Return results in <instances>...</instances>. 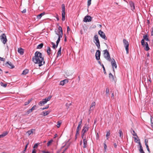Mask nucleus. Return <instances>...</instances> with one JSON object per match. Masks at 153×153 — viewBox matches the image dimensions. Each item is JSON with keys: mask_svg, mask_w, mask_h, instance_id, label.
<instances>
[{"mask_svg": "<svg viewBox=\"0 0 153 153\" xmlns=\"http://www.w3.org/2000/svg\"><path fill=\"white\" fill-rule=\"evenodd\" d=\"M32 60L35 64H38L39 67L45 64L44 57H42V53L38 51L35 53V56L33 57Z\"/></svg>", "mask_w": 153, "mask_h": 153, "instance_id": "nucleus-1", "label": "nucleus"}, {"mask_svg": "<svg viewBox=\"0 0 153 153\" xmlns=\"http://www.w3.org/2000/svg\"><path fill=\"white\" fill-rule=\"evenodd\" d=\"M103 55L104 58L108 61L111 62V58L110 54L107 50L103 51Z\"/></svg>", "mask_w": 153, "mask_h": 153, "instance_id": "nucleus-2", "label": "nucleus"}, {"mask_svg": "<svg viewBox=\"0 0 153 153\" xmlns=\"http://www.w3.org/2000/svg\"><path fill=\"white\" fill-rule=\"evenodd\" d=\"M55 32L56 34L58 36V38H61L62 37L63 35V31L61 26H59L58 27V30L56 29Z\"/></svg>", "mask_w": 153, "mask_h": 153, "instance_id": "nucleus-3", "label": "nucleus"}, {"mask_svg": "<svg viewBox=\"0 0 153 153\" xmlns=\"http://www.w3.org/2000/svg\"><path fill=\"white\" fill-rule=\"evenodd\" d=\"M94 39V41L95 43L96 46L97 47L98 49H100V42L98 35H95Z\"/></svg>", "mask_w": 153, "mask_h": 153, "instance_id": "nucleus-4", "label": "nucleus"}, {"mask_svg": "<svg viewBox=\"0 0 153 153\" xmlns=\"http://www.w3.org/2000/svg\"><path fill=\"white\" fill-rule=\"evenodd\" d=\"M134 139L135 142L136 143H138L140 145V153H145L144 151L143 150V148L140 142V140L139 139L138 140H137V138H136L135 137H134Z\"/></svg>", "mask_w": 153, "mask_h": 153, "instance_id": "nucleus-5", "label": "nucleus"}, {"mask_svg": "<svg viewBox=\"0 0 153 153\" xmlns=\"http://www.w3.org/2000/svg\"><path fill=\"white\" fill-rule=\"evenodd\" d=\"M149 36L148 34H146L144 35L143 36V39L141 40V42L142 45L143 46H145V42L144 40L147 41H150L149 39Z\"/></svg>", "mask_w": 153, "mask_h": 153, "instance_id": "nucleus-6", "label": "nucleus"}, {"mask_svg": "<svg viewBox=\"0 0 153 153\" xmlns=\"http://www.w3.org/2000/svg\"><path fill=\"white\" fill-rule=\"evenodd\" d=\"M0 37V40L1 42L3 43V44H5L7 41V39L5 34L3 33L1 35Z\"/></svg>", "mask_w": 153, "mask_h": 153, "instance_id": "nucleus-7", "label": "nucleus"}, {"mask_svg": "<svg viewBox=\"0 0 153 153\" xmlns=\"http://www.w3.org/2000/svg\"><path fill=\"white\" fill-rule=\"evenodd\" d=\"M123 43L124 46L125 47L127 53H128V47L129 44L128 42L125 39H123Z\"/></svg>", "mask_w": 153, "mask_h": 153, "instance_id": "nucleus-8", "label": "nucleus"}, {"mask_svg": "<svg viewBox=\"0 0 153 153\" xmlns=\"http://www.w3.org/2000/svg\"><path fill=\"white\" fill-rule=\"evenodd\" d=\"M98 34L102 39L105 40L107 39V37L105 36V33L102 30H100L98 31Z\"/></svg>", "mask_w": 153, "mask_h": 153, "instance_id": "nucleus-9", "label": "nucleus"}, {"mask_svg": "<svg viewBox=\"0 0 153 153\" xmlns=\"http://www.w3.org/2000/svg\"><path fill=\"white\" fill-rule=\"evenodd\" d=\"M111 62L113 69V71H114V72L115 71L114 67H115V68H116L117 67V65L116 64V62L114 59L113 58H112V59H111Z\"/></svg>", "mask_w": 153, "mask_h": 153, "instance_id": "nucleus-10", "label": "nucleus"}, {"mask_svg": "<svg viewBox=\"0 0 153 153\" xmlns=\"http://www.w3.org/2000/svg\"><path fill=\"white\" fill-rule=\"evenodd\" d=\"M96 106V103L95 102H93L91 104L89 110L88 111V113L89 114L91 113V111H92L94 110V109L95 108Z\"/></svg>", "mask_w": 153, "mask_h": 153, "instance_id": "nucleus-11", "label": "nucleus"}, {"mask_svg": "<svg viewBox=\"0 0 153 153\" xmlns=\"http://www.w3.org/2000/svg\"><path fill=\"white\" fill-rule=\"evenodd\" d=\"M92 18L89 16H86L84 19L83 21L84 22H91V21Z\"/></svg>", "mask_w": 153, "mask_h": 153, "instance_id": "nucleus-12", "label": "nucleus"}, {"mask_svg": "<svg viewBox=\"0 0 153 153\" xmlns=\"http://www.w3.org/2000/svg\"><path fill=\"white\" fill-rule=\"evenodd\" d=\"M5 66L7 67L10 68H14L15 66L12 63L9 62H7L5 64Z\"/></svg>", "mask_w": 153, "mask_h": 153, "instance_id": "nucleus-13", "label": "nucleus"}, {"mask_svg": "<svg viewBox=\"0 0 153 153\" xmlns=\"http://www.w3.org/2000/svg\"><path fill=\"white\" fill-rule=\"evenodd\" d=\"M101 52L99 50H97V52L95 54V57L96 59L98 60H99L100 59Z\"/></svg>", "mask_w": 153, "mask_h": 153, "instance_id": "nucleus-14", "label": "nucleus"}, {"mask_svg": "<svg viewBox=\"0 0 153 153\" xmlns=\"http://www.w3.org/2000/svg\"><path fill=\"white\" fill-rule=\"evenodd\" d=\"M88 128L89 127L88 125L85 124V126L83 127L82 132L85 133L86 131H88Z\"/></svg>", "mask_w": 153, "mask_h": 153, "instance_id": "nucleus-15", "label": "nucleus"}, {"mask_svg": "<svg viewBox=\"0 0 153 153\" xmlns=\"http://www.w3.org/2000/svg\"><path fill=\"white\" fill-rule=\"evenodd\" d=\"M36 107V105H34L30 109H29L27 112V114H28L32 112V111L35 109Z\"/></svg>", "mask_w": 153, "mask_h": 153, "instance_id": "nucleus-16", "label": "nucleus"}, {"mask_svg": "<svg viewBox=\"0 0 153 153\" xmlns=\"http://www.w3.org/2000/svg\"><path fill=\"white\" fill-rule=\"evenodd\" d=\"M68 79H65L63 80L60 81L59 85H63L65 84L68 83Z\"/></svg>", "mask_w": 153, "mask_h": 153, "instance_id": "nucleus-17", "label": "nucleus"}, {"mask_svg": "<svg viewBox=\"0 0 153 153\" xmlns=\"http://www.w3.org/2000/svg\"><path fill=\"white\" fill-rule=\"evenodd\" d=\"M47 103L45 99H43L42 101H41L39 103V105L40 106H42Z\"/></svg>", "mask_w": 153, "mask_h": 153, "instance_id": "nucleus-18", "label": "nucleus"}, {"mask_svg": "<svg viewBox=\"0 0 153 153\" xmlns=\"http://www.w3.org/2000/svg\"><path fill=\"white\" fill-rule=\"evenodd\" d=\"M129 4L131 7V9L133 11L135 9V6L133 2L132 1H130L129 2Z\"/></svg>", "mask_w": 153, "mask_h": 153, "instance_id": "nucleus-19", "label": "nucleus"}, {"mask_svg": "<svg viewBox=\"0 0 153 153\" xmlns=\"http://www.w3.org/2000/svg\"><path fill=\"white\" fill-rule=\"evenodd\" d=\"M83 148H86L87 146V140L85 138L83 140Z\"/></svg>", "mask_w": 153, "mask_h": 153, "instance_id": "nucleus-20", "label": "nucleus"}, {"mask_svg": "<svg viewBox=\"0 0 153 153\" xmlns=\"http://www.w3.org/2000/svg\"><path fill=\"white\" fill-rule=\"evenodd\" d=\"M24 49L22 48H18V51L21 55H23L24 54Z\"/></svg>", "mask_w": 153, "mask_h": 153, "instance_id": "nucleus-21", "label": "nucleus"}, {"mask_svg": "<svg viewBox=\"0 0 153 153\" xmlns=\"http://www.w3.org/2000/svg\"><path fill=\"white\" fill-rule=\"evenodd\" d=\"M45 14V13L44 12L42 13L39 14L37 16L36 18L38 19H40Z\"/></svg>", "mask_w": 153, "mask_h": 153, "instance_id": "nucleus-22", "label": "nucleus"}, {"mask_svg": "<svg viewBox=\"0 0 153 153\" xmlns=\"http://www.w3.org/2000/svg\"><path fill=\"white\" fill-rule=\"evenodd\" d=\"M145 48L144 49L146 51H148L149 50V45L147 42H145Z\"/></svg>", "mask_w": 153, "mask_h": 153, "instance_id": "nucleus-23", "label": "nucleus"}, {"mask_svg": "<svg viewBox=\"0 0 153 153\" xmlns=\"http://www.w3.org/2000/svg\"><path fill=\"white\" fill-rule=\"evenodd\" d=\"M109 77L110 79H111V81H114V76L112 74L110 73L109 74Z\"/></svg>", "mask_w": 153, "mask_h": 153, "instance_id": "nucleus-24", "label": "nucleus"}, {"mask_svg": "<svg viewBox=\"0 0 153 153\" xmlns=\"http://www.w3.org/2000/svg\"><path fill=\"white\" fill-rule=\"evenodd\" d=\"M81 126H78V127L77 128L76 130V135H78L79 134V130L81 129Z\"/></svg>", "mask_w": 153, "mask_h": 153, "instance_id": "nucleus-25", "label": "nucleus"}, {"mask_svg": "<svg viewBox=\"0 0 153 153\" xmlns=\"http://www.w3.org/2000/svg\"><path fill=\"white\" fill-rule=\"evenodd\" d=\"M29 72V70L27 69L25 70L22 73V75H26Z\"/></svg>", "mask_w": 153, "mask_h": 153, "instance_id": "nucleus-26", "label": "nucleus"}, {"mask_svg": "<svg viewBox=\"0 0 153 153\" xmlns=\"http://www.w3.org/2000/svg\"><path fill=\"white\" fill-rule=\"evenodd\" d=\"M62 47H60L59 49V50L57 52V57H58L59 56H61V51Z\"/></svg>", "mask_w": 153, "mask_h": 153, "instance_id": "nucleus-27", "label": "nucleus"}, {"mask_svg": "<svg viewBox=\"0 0 153 153\" xmlns=\"http://www.w3.org/2000/svg\"><path fill=\"white\" fill-rule=\"evenodd\" d=\"M50 111H47L45 112H43L42 113L43 114H42L44 116H45L48 115L49 113H50Z\"/></svg>", "mask_w": 153, "mask_h": 153, "instance_id": "nucleus-28", "label": "nucleus"}, {"mask_svg": "<svg viewBox=\"0 0 153 153\" xmlns=\"http://www.w3.org/2000/svg\"><path fill=\"white\" fill-rule=\"evenodd\" d=\"M51 50L50 48L49 47H47V52L48 55H49L51 54Z\"/></svg>", "mask_w": 153, "mask_h": 153, "instance_id": "nucleus-29", "label": "nucleus"}, {"mask_svg": "<svg viewBox=\"0 0 153 153\" xmlns=\"http://www.w3.org/2000/svg\"><path fill=\"white\" fill-rule=\"evenodd\" d=\"M118 133L119 134L120 137L122 138L123 137V134L122 132V130L121 129L119 130Z\"/></svg>", "mask_w": 153, "mask_h": 153, "instance_id": "nucleus-30", "label": "nucleus"}, {"mask_svg": "<svg viewBox=\"0 0 153 153\" xmlns=\"http://www.w3.org/2000/svg\"><path fill=\"white\" fill-rule=\"evenodd\" d=\"M65 12H62V21H65Z\"/></svg>", "mask_w": 153, "mask_h": 153, "instance_id": "nucleus-31", "label": "nucleus"}, {"mask_svg": "<svg viewBox=\"0 0 153 153\" xmlns=\"http://www.w3.org/2000/svg\"><path fill=\"white\" fill-rule=\"evenodd\" d=\"M62 12H65V6L64 4H62Z\"/></svg>", "mask_w": 153, "mask_h": 153, "instance_id": "nucleus-32", "label": "nucleus"}, {"mask_svg": "<svg viewBox=\"0 0 153 153\" xmlns=\"http://www.w3.org/2000/svg\"><path fill=\"white\" fill-rule=\"evenodd\" d=\"M43 44L42 43H41L37 47V49H41L43 46Z\"/></svg>", "mask_w": 153, "mask_h": 153, "instance_id": "nucleus-33", "label": "nucleus"}, {"mask_svg": "<svg viewBox=\"0 0 153 153\" xmlns=\"http://www.w3.org/2000/svg\"><path fill=\"white\" fill-rule=\"evenodd\" d=\"M52 97L51 96H49L48 97L46 98L45 99V100L47 102L48 101H49Z\"/></svg>", "mask_w": 153, "mask_h": 153, "instance_id": "nucleus-34", "label": "nucleus"}, {"mask_svg": "<svg viewBox=\"0 0 153 153\" xmlns=\"http://www.w3.org/2000/svg\"><path fill=\"white\" fill-rule=\"evenodd\" d=\"M32 99H30L29 100H28L27 102H26L25 103L24 105H27L28 104L31 102V101H32Z\"/></svg>", "mask_w": 153, "mask_h": 153, "instance_id": "nucleus-35", "label": "nucleus"}, {"mask_svg": "<svg viewBox=\"0 0 153 153\" xmlns=\"http://www.w3.org/2000/svg\"><path fill=\"white\" fill-rule=\"evenodd\" d=\"M33 129H32L31 130H30V131H28L27 133V134H28V135H30L31 134H32L33 133Z\"/></svg>", "mask_w": 153, "mask_h": 153, "instance_id": "nucleus-36", "label": "nucleus"}, {"mask_svg": "<svg viewBox=\"0 0 153 153\" xmlns=\"http://www.w3.org/2000/svg\"><path fill=\"white\" fill-rule=\"evenodd\" d=\"M132 131H133V132H131V133L132 134V135L134 136H136V138H138V137L137 135V134L135 132V131L133 130H132Z\"/></svg>", "mask_w": 153, "mask_h": 153, "instance_id": "nucleus-37", "label": "nucleus"}, {"mask_svg": "<svg viewBox=\"0 0 153 153\" xmlns=\"http://www.w3.org/2000/svg\"><path fill=\"white\" fill-rule=\"evenodd\" d=\"M0 85L4 87H6L7 86V84L6 83H4L2 82H1L0 83Z\"/></svg>", "mask_w": 153, "mask_h": 153, "instance_id": "nucleus-38", "label": "nucleus"}, {"mask_svg": "<svg viewBox=\"0 0 153 153\" xmlns=\"http://www.w3.org/2000/svg\"><path fill=\"white\" fill-rule=\"evenodd\" d=\"M53 140H51L48 142L47 143V145L48 146H49L50 144L52 143Z\"/></svg>", "mask_w": 153, "mask_h": 153, "instance_id": "nucleus-39", "label": "nucleus"}, {"mask_svg": "<svg viewBox=\"0 0 153 153\" xmlns=\"http://www.w3.org/2000/svg\"><path fill=\"white\" fill-rule=\"evenodd\" d=\"M8 133V132L6 131L4 132L1 134L2 135L3 137L6 136Z\"/></svg>", "mask_w": 153, "mask_h": 153, "instance_id": "nucleus-40", "label": "nucleus"}, {"mask_svg": "<svg viewBox=\"0 0 153 153\" xmlns=\"http://www.w3.org/2000/svg\"><path fill=\"white\" fill-rule=\"evenodd\" d=\"M102 67L103 68V72H104V74H106V71H105V67H104V66L103 64H102Z\"/></svg>", "mask_w": 153, "mask_h": 153, "instance_id": "nucleus-41", "label": "nucleus"}, {"mask_svg": "<svg viewBox=\"0 0 153 153\" xmlns=\"http://www.w3.org/2000/svg\"><path fill=\"white\" fill-rule=\"evenodd\" d=\"M91 0H88V4H87L88 7L89 6L91 5Z\"/></svg>", "mask_w": 153, "mask_h": 153, "instance_id": "nucleus-42", "label": "nucleus"}, {"mask_svg": "<svg viewBox=\"0 0 153 153\" xmlns=\"http://www.w3.org/2000/svg\"><path fill=\"white\" fill-rule=\"evenodd\" d=\"M49 107V105H47L45 107H44L43 108H41L40 109L42 110H44L45 109H48V108Z\"/></svg>", "mask_w": 153, "mask_h": 153, "instance_id": "nucleus-43", "label": "nucleus"}, {"mask_svg": "<svg viewBox=\"0 0 153 153\" xmlns=\"http://www.w3.org/2000/svg\"><path fill=\"white\" fill-rule=\"evenodd\" d=\"M104 149L105 150V152L106 150V149H107V146L106 144L105 143H104Z\"/></svg>", "mask_w": 153, "mask_h": 153, "instance_id": "nucleus-44", "label": "nucleus"}, {"mask_svg": "<svg viewBox=\"0 0 153 153\" xmlns=\"http://www.w3.org/2000/svg\"><path fill=\"white\" fill-rule=\"evenodd\" d=\"M39 145V144L37 143L35 144L33 146V148L34 149L36 148Z\"/></svg>", "mask_w": 153, "mask_h": 153, "instance_id": "nucleus-45", "label": "nucleus"}, {"mask_svg": "<svg viewBox=\"0 0 153 153\" xmlns=\"http://www.w3.org/2000/svg\"><path fill=\"white\" fill-rule=\"evenodd\" d=\"M109 91L108 88H106V92L107 94H108L109 93Z\"/></svg>", "mask_w": 153, "mask_h": 153, "instance_id": "nucleus-46", "label": "nucleus"}, {"mask_svg": "<svg viewBox=\"0 0 153 153\" xmlns=\"http://www.w3.org/2000/svg\"><path fill=\"white\" fill-rule=\"evenodd\" d=\"M146 149H147V151H148V152H149L150 153V150L149 149V147L148 145H146Z\"/></svg>", "mask_w": 153, "mask_h": 153, "instance_id": "nucleus-47", "label": "nucleus"}, {"mask_svg": "<svg viewBox=\"0 0 153 153\" xmlns=\"http://www.w3.org/2000/svg\"><path fill=\"white\" fill-rule=\"evenodd\" d=\"M61 123H60L59 122H58L57 124V127L58 128H59V127L60 126Z\"/></svg>", "mask_w": 153, "mask_h": 153, "instance_id": "nucleus-48", "label": "nucleus"}, {"mask_svg": "<svg viewBox=\"0 0 153 153\" xmlns=\"http://www.w3.org/2000/svg\"><path fill=\"white\" fill-rule=\"evenodd\" d=\"M82 119H81L79 123V124H78V126H81V124H82Z\"/></svg>", "mask_w": 153, "mask_h": 153, "instance_id": "nucleus-49", "label": "nucleus"}, {"mask_svg": "<svg viewBox=\"0 0 153 153\" xmlns=\"http://www.w3.org/2000/svg\"><path fill=\"white\" fill-rule=\"evenodd\" d=\"M110 133L109 131H107V134H106V137H108V136L110 135Z\"/></svg>", "mask_w": 153, "mask_h": 153, "instance_id": "nucleus-50", "label": "nucleus"}, {"mask_svg": "<svg viewBox=\"0 0 153 153\" xmlns=\"http://www.w3.org/2000/svg\"><path fill=\"white\" fill-rule=\"evenodd\" d=\"M148 143V140L146 139H145V145L146 146V145H148L147 143Z\"/></svg>", "mask_w": 153, "mask_h": 153, "instance_id": "nucleus-51", "label": "nucleus"}, {"mask_svg": "<svg viewBox=\"0 0 153 153\" xmlns=\"http://www.w3.org/2000/svg\"><path fill=\"white\" fill-rule=\"evenodd\" d=\"M5 59L4 58H3L1 57H0V61L4 62L5 61Z\"/></svg>", "mask_w": 153, "mask_h": 153, "instance_id": "nucleus-52", "label": "nucleus"}, {"mask_svg": "<svg viewBox=\"0 0 153 153\" xmlns=\"http://www.w3.org/2000/svg\"><path fill=\"white\" fill-rule=\"evenodd\" d=\"M85 133H83V132H82V134H81V137L82 139H84V135Z\"/></svg>", "mask_w": 153, "mask_h": 153, "instance_id": "nucleus-53", "label": "nucleus"}, {"mask_svg": "<svg viewBox=\"0 0 153 153\" xmlns=\"http://www.w3.org/2000/svg\"><path fill=\"white\" fill-rule=\"evenodd\" d=\"M26 9H24L23 10V11H22V13H25L26 12Z\"/></svg>", "mask_w": 153, "mask_h": 153, "instance_id": "nucleus-54", "label": "nucleus"}, {"mask_svg": "<svg viewBox=\"0 0 153 153\" xmlns=\"http://www.w3.org/2000/svg\"><path fill=\"white\" fill-rule=\"evenodd\" d=\"M57 46H56V45L55 44V45H53L52 47L53 49H55L56 48H57Z\"/></svg>", "mask_w": 153, "mask_h": 153, "instance_id": "nucleus-55", "label": "nucleus"}, {"mask_svg": "<svg viewBox=\"0 0 153 153\" xmlns=\"http://www.w3.org/2000/svg\"><path fill=\"white\" fill-rule=\"evenodd\" d=\"M36 151L34 149H33L32 153H36Z\"/></svg>", "mask_w": 153, "mask_h": 153, "instance_id": "nucleus-56", "label": "nucleus"}, {"mask_svg": "<svg viewBox=\"0 0 153 153\" xmlns=\"http://www.w3.org/2000/svg\"><path fill=\"white\" fill-rule=\"evenodd\" d=\"M152 31L151 32V35L152 36H153V27L152 28Z\"/></svg>", "mask_w": 153, "mask_h": 153, "instance_id": "nucleus-57", "label": "nucleus"}, {"mask_svg": "<svg viewBox=\"0 0 153 153\" xmlns=\"http://www.w3.org/2000/svg\"><path fill=\"white\" fill-rule=\"evenodd\" d=\"M114 148H116L117 147V145L116 143H114Z\"/></svg>", "mask_w": 153, "mask_h": 153, "instance_id": "nucleus-58", "label": "nucleus"}, {"mask_svg": "<svg viewBox=\"0 0 153 153\" xmlns=\"http://www.w3.org/2000/svg\"><path fill=\"white\" fill-rule=\"evenodd\" d=\"M67 32L68 33V31L70 30V29L69 27V26H68L67 27Z\"/></svg>", "mask_w": 153, "mask_h": 153, "instance_id": "nucleus-59", "label": "nucleus"}, {"mask_svg": "<svg viewBox=\"0 0 153 153\" xmlns=\"http://www.w3.org/2000/svg\"><path fill=\"white\" fill-rule=\"evenodd\" d=\"M111 98H113V99L114 98V93H112L111 94Z\"/></svg>", "mask_w": 153, "mask_h": 153, "instance_id": "nucleus-60", "label": "nucleus"}, {"mask_svg": "<svg viewBox=\"0 0 153 153\" xmlns=\"http://www.w3.org/2000/svg\"><path fill=\"white\" fill-rule=\"evenodd\" d=\"M68 146L65 148L64 150L63 151V152H64V153L68 149Z\"/></svg>", "mask_w": 153, "mask_h": 153, "instance_id": "nucleus-61", "label": "nucleus"}, {"mask_svg": "<svg viewBox=\"0 0 153 153\" xmlns=\"http://www.w3.org/2000/svg\"><path fill=\"white\" fill-rule=\"evenodd\" d=\"M59 42L58 41H57L56 42V46H58V45L59 43Z\"/></svg>", "mask_w": 153, "mask_h": 153, "instance_id": "nucleus-62", "label": "nucleus"}, {"mask_svg": "<svg viewBox=\"0 0 153 153\" xmlns=\"http://www.w3.org/2000/svg\"><path fill=\"white\" fill-rule=\"evenodd\" d=\"M56 18L57 21H59V18L57 15V16L56 17Z\"/></svg>", "mask_w": 153, "mask_h": 153, "instance_id": "nucleus-63", "label": "nucleus"}, {"mask_svg": "<svg viewBox=\"0 0 153 153\" xmlns=\"http://www.w3.org/2000/svg\"><path fill=\"white\" fill-rule=\"evenodd\" d=\"M43 153H49V152H46L45 151H42Z\"/></svg>", "mask_w": 153, "mask_h": 153, "instance_id": "nucleus-64", "label": "nucleus"}]
</instances>
